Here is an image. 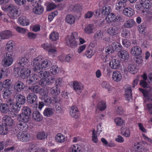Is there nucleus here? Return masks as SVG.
Returning <instances> with one entry per match:
<instances>
[{"label":"nucleus","mask_w":152,"mask_h":152,"mask_svg":"<svg viewBox=\"0 0 152 152\" xmlns=\"http://www.w3.org/2000/svg\"><path fill=\"white\" fill-rule=\"evenodd\" d=\"M112 76L113 79L117 82L120 81L122 78L121 73L118 72H113Z\"/></svg>","instance_id":"58836bf2"},{"label":"nucleus","mask_w":152,"mask_h":152,"mask_svg":"<svg viewBox=\"0 0 152 152\" xmlns=\"http://www.w3.org/2000/svg\"><path fill=\"white\" fill-rule=\"evenodd\" d=\"M39 84L41 86L45 87L49 85L47 79L42 78L39 82Z\"/></svg>","instance_id":"0e129e2a"},{"label":"nucleus","mask_w":152,"mask_h":152,"mask_svg":"<svg viewBox=\"0 0 152 152\" xmlns=\"http://www.w3.org/2000/svg\"><path fill=\"white\" fill-rule=\"evenodd\" d=\"M30 67H22L21 70V72L20 74V77L23 79H27L28 77L30 75L31 71L29 69V68Z\"/></svg>","instance_id":"ddd939ff"},{"label":"nucleus","mask_w":152,"mask_h":152,"mask_svg":"<svg viewBox=\"0 0 152 152\" xmlns=\"http://www.w3.org/2000/svg\"><path fill=\"white\" fill-rule=\"evenodd\" d=\"M3 122L6 126H11L14 125L13 120L11 117L7 115H4L3 118Z\"/></svg>","instance_id":"f3484780"},{"label":"nucleus","mask_w":152,"mask_h":152,"mask_svg":"<svg viewBox=\"0 0 152 152\" xmlns=\"http://www.w3.org/2000/svg\"><path fill=\"white\" fill-rule=\"evenodd\" d=\"M135 22L132 19H130L126 21L124 24V26L127 28H130L134 26Z\"/></svg>","instance_id":"37998d69"},{"label":"nucleus","mask_w":152,"mask_h":152,"mask_svg":"<svg viewBox=\"0 0 152 152\" xmlns=\"http://www.w3.org/2000/svg\"><path fill=\"white\" fill-rule=\"evenodd\" d=\"M44 101L46 105H48L52 102L51 98L47 95L43 94Z\"/></svg>","instance_id":"864d4df0"},{"label":"nucleus","mask_w":152,"mask_h":152,"mask_svg":"<svg viewBox=\"0 0 152 152\" xmlns=\"http://www.w3.org/2000/svg\"><path fill=\"white\" fill-rule=\"evenodd\" d=\"M18 67L21 68L26 67H30V65L28 64L27 61H26L24 57H22L19 58L18 62Z\"/></svg>","instance_id":"6ab92c4d"},{"label":"nucleus","mask_w":152,"mask_h":152,"mask_svg":"<svg viewBox=\"0 0 152 152\" xmlns=\"http://www.w3.org/2000/svg\"><path fill=\"white\" fill-rule=\"evenodd\" d=\"M32 5L34 7L33 9V12L36 14L40 15L42 13L43 11V7L40 5L39 3L38 2H33Z\"/></svg>","instance_id":"4468645a"},{"label":"nucleus","mask_w":152,"mask_h":152,"mask_svg":"<svg viewBox=\"0 0 152 152\" xmlns=\"http://www.w3.org/2000/svg\"><path fill=\"white\" fill-rule=\"evenodd\" d=\"M15 103L20 105H22L24 104L26 102L25 97L20 94H18L15 96L14 97Z\"/></svg>","instance_id":"dca6fc26"},{"label":"nucleus","mask_w":152,"mask_h":152,"mask_svg":"<svg viewBox=\"0 0 152 152\" xmlns=\"http://www.w3.org/2000/svg\"><path fill=\"white\" fill-rule=\"evenodd\" d=\"M93 25L92 24H88L85 27L84 29L85 32L88 34H90L93 32Z\"/></svg>","instance_id":"603ef678"},{"label":"nucleus","mask_w":152,"mask_h":152,"mask_svg":"<svg viewBox=\"0 0 152 152\" xmlns=\"http://www.w3.org/2000/svg\"><path fill=\"white\" fill-rule=\"evenodd\" d=\"M140 85L142 87L146 88V89L139 88V89L140 91L142 93L144 96L148 97V93L151 91V88L148 86V83L145 81L142 80H141L140 81Z\"/></svg>","instance_id":"39448f33"},{"label":"nucleus","mask_w":152,"mask_h":152,"mask_svg":"<svg viewBox=\"0 0 152 152\" xmlns=\"http://www.w3.org/2000/svg\"><path fill=\"white\" fill-rule=\"evenodd\" d=\"M11 89H4L3 94V98L5 99L9 98L12 94Z\"/></svg>","instance_id":"c03bdc74"},{"label":"nucleus","mask_w":152,"mask_h":152,"mask_svg":"<svg viewBox=\"0 0 152 152\" xmlns=\"http://www.w3.org/2000/svg\"><path fill=\"white\" fill-rule=\"evenodd\" d=\"M92 141L94 143H96L98 141V138L97 136V132H96V130L95 129H93L92 131Z\"/></svg>","instance_id":"052dcab7"},{"label":"nucleus","mask_w":152,"mask_h":152,"mask_svg":"<svg viewBox=\"0 0 152 152\" xmlns=\"http://www.w3.org/2000/svg\"><path fill=\"white\" fill-rule=\"evenodd\" d=\"M6 9L9 11L8 15L12 19H17L20 14L19 11V8L13 4L8 5L7 6Z\"/></svg>","instance_id":"f03ea898"},{"label":"nucleus","mask_w":152,"mask_h":152,"mask_svg":"<svg viewBox=\"0 0 152 152\" xmlns=\"http://www.w3.org/2000/svg\"><path fill=\"white\" fill-rule=\"evenodd\" d=\"M77 33L74 32L72 33L71 35L67 36L65 38L66 43L69 47L73 48L76 47L77 45V43L76 41L75 36L77 35Z\"/></svg>","instance_id":"20e7f679"},{"label":"nucleus","mask_w":152,"mask_h":152,"mask_svg":"<svg viewBox=\"0 0 152 152\" xmlns=\"http://www.w3.org/2000/svg\"><path fill=\"white\" fill-rule=\"evenodd\" d=\"M33 64V69L35 72L38 73V76L40 78H42V79H45L49 77L50 75V73L48 71H41V69L39 66V62L40 63V60L36 61Z\"/></svg>","instance_id":"f257e3e1"},{"label":"nucleus","mask_w":152,"mask_h":152,"mask_svg":"<svg viewBox=\"0 0 152 152\" xmlns=\"http://www.w3.org/2000/svg\"><path fill=\"white\" fill-rule=\"evenodd\" d=\"M135 7L137 10L140 11L141 13L143 15H146L148 13V11L146 10H144L140 2V3H137L135 5Z\"/></svg>","instance_id":"c85d7f7f"},{"label":"nucleus","mask_w":152,"mask_h":152,"mask_svg":"<svg viewBox=\"0 0 152 152\" xmlns=\"http://www.w3.org/2000/svg\"><path fill=\"white\" fill-rule=\"evenodd\" d=\"M8 132L7 127L4 125H0V134L2 135L6 134Z\"/></svg>","instance_id":"8fccbe9b"},{"label":"nucleus","mask_w":152,"mask_h":152,"mask_svg":"<svg viewBox=\"0 0 152 152\" xmlns=\"http://www.w3.org/2000/svg\"><path fill=\"white\" fill-rule=\"evenodd\" d=\"M102 87L107 89L108 91H111L112 90L113 87L110 86L109 83L106 81H103L102 83Z\"/></svg>","instance_id":"680f3d73"},{"label":"nucleus","mask_w":152,"mask_h":152,"mask_svg":"<svg viewBox=\"0 0 152 152\" xmlns=\"http://www.w3.org/2000/svg\"><path fill=\"white\" fill-rule=\"evenodd\" d=\"M4 58L2 60L3 65L5 67L10 66L12 63L13 59L12 55L8 53L4 55Z\"/></svg>","instance_id":"9d476101"},{"label":"nucleus","mask_w":152,"mask_h":152,"mask_svg":"<svg viewBox=\"0 0 152 152\" xmlns=\"http://www.w3.org/2000/svg\"><path fill=\"white\" fill-rule=\"evenodd\" d=\"M16 126L19 130L23 132L27 131L28 128V126L26 123L21 121L17 122Z\"/></svg>","instance_id":"b1692460"},{"label":"nucleus","mask_w":152,"mask_h":152,"mask_svg":"<svg viewBox=\"0 0 152 152\" xmlns=\"http://www.w3.org/2000/svg\"><path fill=\"white\" fill-rule=\"evenodd\" d=\"M118 28L117 27H113L109 28L107 30L108 33L110 35L115 36L116 37V35L118 33Z\"/></svg>","instance_id":"7c9ffc66"},{"label":"nucleus","mask_w":152,"mask_h":152,"mask_svg":"<svg viewBox=\"0 0 152 152\" xmlns=\"http://www.w3.org/2000/svg\"><path fill=\"white\" fill-rule=\"evenodd\" d=\"M18 21L20 24L23 26H26L29 24V20L25 17L20 16L18 19Z\"/></svg>","instance_id":"f704fd0d"},{"label":"nucleus","mask_w":152,"mask_h":152,"mask_svg":"<svg viewBox=\"0 0 152 152\" xmlns=\"http://www.w3.org/2000/svg\"><path fill=\"white\" fill-rule=\"evenodd\" d=\"M128 71L132 74H135L137 72V69L136 65L133 64H129L128 66Z\"/></svg>","instance_id":"72a5a7b5"},{"label":"nucleus","mask_w":152,"mask_h":152,"mask_svg":"<svg viewBox=\"0 0 152 152\" xmlns=\"http://www.w3.org/2000/svg\"><path fill=\"white\" fill-rule=\"evenodd\" d=\"M18 139L20 141L26 142L30 139L29 134L26 132H20L17 134Z\"/></svg>","instance_id":"f8f14e48"},{"label":"nucleus","mask_w":152,"mask_h":152,"mask_svg":"<svg viewBox=\"0 0 152 152\" xmlns=\"http://www.w3.org/2000/svg\"><path fill=\"white\" fill-rule=\"evenodd\" d=\"M124 89L126 99L129 102H131L132 99L131 86L129 85H126L124 87Z\"/></svg>","instance_id":"1a4fd4ad"},{"label":"nucleus","mask_w":152,"mask_h":152,"mask_svg":"<svg viewBox=\"0 0 152 152\" xmlns=\"http://www.w3.org/2000/svg\"><path fill=\"white\" fill-rule=\"evenodd\" d=\"M125 6V4L120 2H118L116 4L115 9L117 10H120L122 8L124 7Z\"/></svg>","instance_id":"774afa93"},{"label":"nucleus","mask_w":152,"mask_h":152,"mask_svg":"<svg viewBox=\"0 0 152 152\" xmlns=\"http://www.w3.org/2000/svg\"><path fill=\"white\" fill-rule=\"evenodd\" d=\"M82 9L81 6L79 4H76L72 7L71 11L75 13H77L80 11Z\"/></svg>","instance_id":"6e6d98bb"},{"label":"nucleus","mask_w":152,"mask_h":152,"mask_svg":"<svg viewBox=\"0 0 152 152\" xmlns=\"http://www.w3.org/2000/svg\"><path fill=\"white\" fill-rule=\"evenodd\" d=\"M32 117L33 120L36 121H40L42 119V117L40 113L38 111H35L32 114Z\"/></svg>","instance_id":"cd10ccee"},{"label":"nucleus","mask_w":152,"mask_h":152,"mask_svg":"<svg viewBox=\"0 0 152 152\" xmlns=\"http://www.w3.org/2000/svg\"><path fill=\"white\" fill-rule=\"evenodd\" d=\"M91 44L88 47L85 53V55L88 58H91L95 53L94 48L92 47Z\"/></svg>","instance_id":"412c9836"},{"label":"nucleus","mask_w":152,"mask_h":152,"mask_svg":"<svg viewBox=\"0 0 152 152\" xmlns=\"http://www.w3.org/2000/svg\"><path fill=\"white\" fill-rule=\"evenodd\" d=\"M121 133L122 135L126 137H129L130 136V130L127 128H123L121 129Z\"/></svg>","instance_id":"3c124183"},{"label":"nucleus","mask_w":152,"mask_h":152,"mask_svg":"<svg viewBox=\"0 0 152 152\" xmlns=\"http://www.w3.org/2000/svg\"><path fill=\"white\" fill-rule=\"evenodd\" d=\"M97 108L101 111H103L106 108V103L104 102L101 101L98 103Z\"/></svg>","instance_id":"5fc2aeb1"},{"label":"nucleus","mask_w":152,"mask_h":152,"mask_svg":"<svg viewBox=\"0 0 152 152\" xmlns=\"http://www.w3.org/2000/svg\"><path fill=\"white\" fill-rule=\"evenodd\" d=\"M70 114L73 117L76 118H78L79 116V113L78 109L76 107L73 106L71 107Z\"/></svg>","instance_id":"a878e982"},{"label":"nucleus","mask_w":152,"mask_h":152,"mask_svg":"<svg viewBox=\"0 0 152 152\" xmlns=\"http://www.w3.org/2000/svg\"><path fill=\"white\" fill-rule=\"evenodd\" d=\"M118 55L119 58L124 60H127L129 58V55L128 52L125 50L122 49L118 52Z\"/></svg>","instance_id":"5701e85b"},{"label":"nucleus","mask_w":152,"mask_h":152,"mask_svg":"<svg viewBox=\"0 0 152 152\" xmlns=\"http://www.w3.org/2000/svg\"><path fill=\"white\" fill-rule=\"evenodd\" d=\"M65 21L67 23L70 24H72L75 22V18L73 15L69 14L66 16Z\"/></svg>","instance_id":"4c0bfd02"},{"label":"nucleus","mask_w":152,"mask_h":152,"mask_svg":"<svg viewBox=\"0 0 152 152\" xmlns=\"http://www.w3.org/2000/svg\"><path fill=\"white\" fill-rule=\"evenodd\" d=\"M42 57L41 56H39L36 57L35 59H34L32 62V64L33 66V64L35 61H37L38 59L39 60V59L40 60V63L39 62V66L40 69H48L50 68L51 66L52 65V63L50 61L48 60H45L43 61H42Z\"/></svg>","instance_id":"7ed1b4c3"},{"label":"nucleus","mask_w":152,"mask_h":152,"mask_svg":"<svg viewBox=\"0 0 152 152\" xmlns=\"http://www.w3.org/2000/svg\"><path fill=\"white\" fill-rule=\"evenodd\" d=\"M73 86L74 90L78 94H80L83 88L82 84L77 81L73 82Z\"/></svg>","instance_id":"a211bd4d"},{"label":"nucleus","mask_w":152,"mask_h":152,"mask_svg":"<svg viewBox=\"0 0 152 152\" xmlns=\"http://www.w3.org/2000/svg\"><path fill=\"white\" fill-rule=\"evenodd\" d=\"M152 1V0H141L140 2L144 7V10H147L151 7Z\"/></svg>","instance_id":"473e14b6"},{"label":"nucleus","mask_w":152,"mask_h":152,"mask_svg":"<svg viewBox=\"0 0 152 152\" xmlns=\"http://www.w3.org/2000/svg\"><path fill=\"white\" fill-rule=\"evenodd\" d=\"M48 134L44 131L39 132L36 135L37 138L39 140H43L47 138Z\"/></svg>","instance_id":"c9c22d12"},{"label":"nucleus","mask_w":152,"mask_h":152,"mask_svg":"<svg viewBox=\"0 0 152 152\" xmlns=\"http://www.w3.org/2000/svg\"><path fill=\"white\" fill-rule=\"evenodd\" d=\"M120 61L115 59H113L110 63V67L113 69H118L120 66Z\"/></svg>","instance_id":"bb28decb"},{"label":"nucleus","mask_w":152,"mask_h":152,"mask_svg":"<svg viewBox=\"0 0 152 152\" xmlns=\"http://www.w3.org/2000/svg\"><path fill=\"white\" fill-rule=\"evenodd\" d=\"M10 111L9 106L6 103H2L0 106V111L1 113L6 114Z\"/></svg>","instance_id":"e433bc0d"},{"label":"nucleus","mask_w":152,"mask_h":152,"mask_svg":"<svg viewBox=\"0 0 152 152\" xmlns=\"http://www.w3.org/2000/svg\"><path fill=\"white\" fill-rule=\"evenodd\" d=\"M106 0L100 1L99 3V7L101 8V14L104 15H107L111 12V9L108 5L104 4Z\"/></svg>","instance_id":"423d86ee"},{"label":"nucleus","mask_w":152,"mask_h":152,"mask_svg":"<svg viewBox=\"0 0 152 152\" xmlns=\"http://www.w3.org/2000/svg\"><path fill=\"white\" fill-rule=\"evenodd\" d=\"M2 84L4 88L5 89H11L12 88L11 81L10 79L5 80L2 82Z\"/></svg>","instance_id":"a19ab883"},{"label":"nucleus","mask_w":152,"mask_h":152,"mask_svg":"<svg viewBox=\"0 0 152 152\" xmlns=\"http://www.w3.org/2000/svg\"><path fill=\"white\" fill-rule=\"evenodd\" d=\"M53 113L54 112L53 109L49 107L45 109L43 112L44 115L48 117L52 115Z\"/></svg>","instance_id":"ea45409f"},{"label":"nucleus","mask_w":152,"mask_h":152,"mask_svg":"<svg viewBox=\"0 0 152 152\" xmlns=\"http://www.w3.org/2000/svg\"><path fill=\"white\" fill-rule=\"evenodd\" d=\"M55 138L56 141L58 143L63 142L65 140V137L61 133H58L56 135Z\"/></svg>","instance_id":"79ce46f5"},{"label":"nucleus","mask_w":152,"mask_h":152,"mask_svg":"<svg viewBox=\"0 0 152 152\" xmlns=\"http://www.w3.org/2000/svg\"><path fill=\"white\" fill-rule=\"evenodd\" d=\"M121 34L123 37H128L129 36V31L126 29H123Z\"/></svg>","instance_id":"338daca9"},{"label":"nucleus","mask_w":152,"mask_h":152,"mask_svg":"<svg viewBox=\"0 0 152 152\" xmlns=\"http://www.w3.org/2000/svg\"><path fill=\"white\" fill-rule=\"evenodd\" d=\"M136 56L134 58V61L138 64H142L143 61L142 57L139 55Z\"/></svg>","instance_id":"69168bd1"},{"label":"nucleus","mask_w":152,"mask_h":152,"mask_svg":"<svg viewBox=\"0 0 152 152\" xmlns=\"http://www.w3.org/2000/svg\"><path fill=\"white\" fill-rule=\"evenodd\" d=\"M21 113L30 116L31 113V110L28 107H24L22 109Z\"/></svg>","instance_id":"de8ad7c7"},{"label":"nucleus","mask_w":152,"mask_h":152,"mask_svg":"<svg viewBox=\"0 0 152 152\" xmlns=\"http://www.w3.org/2000/svg\"><path fill=\"white\" fill-rule=\"evenodd\" d=\"M14 87L16 91L20 92L24 88L25 86L23 82L18 80L15 83Z\"/></svg>","instance_id":"2eb2a0df"},{"label":"nucleus","mask_w":152,"mask_h":152,"mask_svg":"<svg viewBox=\"0 0 152 152\" xmlns=\"http://www.w3.org/2000/svg\"><path fill=\"white\" fill-rule=\"evenodd\" d=\"M30 119V116L27 115L20 113L18 115L17 120L19 121L26 123Z\"/></svg>","instance_id":"393cba45"},{"label":"nucleus","mask_w":152,"mask_h":152,"mask_svg":"<svg viewBox=\"0 0 152 152\" xmlns=\"http://www.w3.org/2000/svg\"><path fill=\"white\" fill-rule=\"evenodd\" d=\"M81 149V147L78 145H76L72 146L70 148L71 152H80Z\"/></svg>","instance_id":"4d7b16f0"},{"label":"nucleus","mask_w":152,"mask_h":152,"mask_svg":"<svg viewBox=\"0 0 152 152\" xmlns=\"http://www.w3.org/2000/svg\"><path fill=\"white\" fill-rule=\"evenodd\" d=\"M26 79L27 84L29 86L35 85L38 81L37 75L35 74L30 75Z\"/></svg>","instance_id":"9b49d317"},{"label":"nucleus","mask_w":152,"mask_h":152,"mask_svg":"<svg viewBox=\"0 0 152 152\" xmlns=\"http://www.w3.org/2000/svg\"><path fill=\"white\" fill-rule=\"evenodd\" d=\"M37 97L36 95L34 93H29L27 96V101L30 104L34 105V107L37 108L38 106Z\"/></svg>","instance_id":"0eeeda50"},{"label":"nucleus","mask_w":152,"mask_h":152,"mask_svg":"<svg viewBox=\"0 0 152 152\" xmlns=\"http://www.w3.org/2000/svg\"><path fill=\"white\" fill-rule=\"evenodd\" d=\"M124 15L128 17H131L134 14V10L130 7H127L124 8L123 11Z\"/></svg>","instance_id":"c756f323"},{"label":"nucleus","mask_w":152,"mask_h":152,"mask_svg":"<svg viewBox=\"0 0 152 152\" xmlns=\"http://www.w3.org/2000/svg\"><path fill=\"white\" fill-rule=\"evenodd\" d=\"M12 34L10 30H6L0 33V41L1 39H8L11 37Z\"/></svg>","instance_id":"aec40b11"},{"label":"nucleus","mask_w":152,"mask_h":152,"mask_svg":"<svg viewBox=\"0 0 152 152\" xmlns=\"http://www.w3.org/2000/svg\"><path fill=\"white\" fill-rule=\"evenodd\" d=\"M59 37L58 34L56 32H52L49 35V38L53 41H55L58 39Z\"/></svg>","instance_id":"49530a36"},{"label":"nucleus","mask_w":152,"mask_h":152,"mask_svg":"<svg viewBox=\"0 0 152 152\" xmlns=\"http://www.w3.org/2000/svg\"><path fill=\"white\" fill-rule=\"evenodd\" d=\"M21 105L15 102V104H14L12 106V109L14 112H16L18 113L21 109Z\"/></svg>","instance_id":"bf43d9fd"},{"label":"nucleus","mask_w":152,"mask_h":152,"mask_svg":"<svg viewBox=\"0 0 152 152\" xmlns=\"http://www.w3.org/2000/svg\"><path fill=\"white\" fill-rule=\"evenodd\" d=\"M50 71L52 74L56 75L58 73L59 70L58 66L56 65H53L52 66Z\"/></svg>","instance_id":"e2e57ef3"},{"label":"nucleus","mask_w":152,"mask_h":152,"mask_svg":"<svg viewBox=\"0 0 152 152\" xmlns=\"http://www.w3.org/2000/svg\"><path fill=\"white\" fill-rule=\"evenodd\" d=\"M111 45L113 50L118 52L122 49L121 45L117 42H113Z\"/></svg>","instance_id":"2f4dec72"},{"label":"nucleus","mask_w":152,"mask_h":152,"mask_svg":"<svg viewBox=\"0 0 152 152\" xmlns=\"http://www.w3.org/2000/svg\"><path fill=\"white\" fill-rule=\"evenodd\" d=\"M131 53L133 55L138 56L142 54V50L139 46H134L131 49Z\"/></svg>","instance_id":"4be33fe9"},{"label":"nucleus","mask_w":152,"mask_h":152,"mask_svg":"<svg viewBox=\"0 0 152 152\" xmlns=\"http://www.w3.org/2000/svg\"><path fill=\"white\" fill-rule=\"evenodd\" d=\"M22 68L19 67L15 68L14 69V74L15 76L16 77H20V74L21 70Z\"/></svg>","instance_id":"13d9d810"},{"label":"nucleus","mask_w":152,"mask_h":152,"mask_svg":"<svg viewBox=\"0 0 152 152\" xmlns=\"http://www.w3.org/2000/svg\"><path fill=\"white\" fill-rule=\"evenodd\" d=\"M50 92L51 94L57 95L60 94V90L57 87L54 86L52 87L50 89Z\"/></svg>","instance_id":"a18cd8bd"},{"label":"nucleus","mask_w":152,"mask_h":152,"mask_svg":"<svg viewBox=\"0 0 152 152\" xmlns=\"http://www.w3.org/2000/svg\"><path fill=\"white\" fill-rule=\"evenodd\" d=\"M28 90L31 91L34 94H39L40 95H43L45 93L44 89L40 88L39 86L37 85H34L29 86L28 88Z\"/></svg>","instance_id":"6e6552de"},{"label":"nucleus","mask_w":152,"mask_h":152,"mask_svg":"<svg viewBox=\"0 0 152 152\" xmlns=\"http://www.w3.org/2000/svg\"><path fill=\"white\" fill-rule=\"evenodd\" d=\"M14 43L12 41H10L8 42L6 45V50L8 51L9 53L12 52Z\"/></svg>","instance_id":"09e8293b"}]
</instances>
